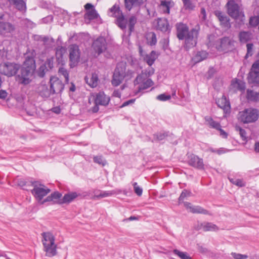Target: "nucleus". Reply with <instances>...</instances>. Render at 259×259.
Returning a JSON list of instances; mask_svg holds the SVG:
<instances>
[{
  "instance_id": "nucleus-1",
  "label": "nucleus",
  "mask_w": 259,
  "mask_h": 259,
  "mask_svg": "<svg viewBox=\"0 0 259 259\" xmlns=\"http://www.w3.org/2000/svg\"><path fill=\"white\" fill-rule=\"evenodd\" d=\"M257 57L258 59L253 64L248 76V80L250 83L259 84V53H258ZM246 98L249 101H258L259 90L258 92H255L248 89L246 93Z\"/></svg>"
},
{
  "instance_id": "nucleus-2",
  "label": "nucleus",
  "mask_w": 259,
  "mask_h": 259,
  "mask_svg": "<svg viewBox=\"0 0 259 259\" xmlns=\"http://www.w3.org/2000/svg\"><path fill=\"white\" fill-rule=\"evenodd\" d=\"M42 243L46 255L52 257L57 254V245L55 243V237L52 233L49 232H44L41 234Z\"/></svg>"
},
{
  "instance_id": "nucleus-3",
  "label": "nucleus",
  "mask_w": 259,
  "mask_h": 259,
  "mask_svg": "<svg viewBox=\"0 0 259 259\" xmlns=\"http://www.w3.org/2000/svg\"><path fill=\"white\" fill-rule=\"evenodd\" d=\"M259 117V110L253 108H248L239 111L237 115L238 120L244 124L255 122Z\"/></svg>"
},
{
  "instance_id": "nucleus-4",
  "label": "nucleus",
  "mask_w": 259,
  "mask_h": 259,
  "mask_svg": "<svg viewBox=\"0 0 259 259\" xmlns=\"http://www.w3.org/2000/svg\"><path fill=\"white\" fill-rule=\"evenodd\" d=\"M30 183L33 187L31 190L32 194L39 203L44 204L42 203L43 198L51 192V190L39 181L30 182Z\"/></svg>"
},
{
  "instance_id": "nucleus-5",
  "label": "nucleus",
  "mask_w": 259,
  "mask_h": 259,
  "mask_svg": "<svg viewBox=\"0 0 259 259\" xmlns=\"http://www.w3.org/2000/svg\"><path fill=\"white\" fill-rule=\"evenodd\" d=\"M108 14L110 16L116 18L115 23L122 30L126 28L127 21L125 18L119 6L114 5L109 9Z\"/></svg>"
},
{
  "instance_id": "nucleus-6",
  "label": "nucleus",
  "mask_w": 259,
  "mask_h": 259,
  "mask_svg": "<svg viewBox=\"0 0 259 259\" xmlns=\"http://www.w3.org/2000/svg\"><path fill=\"white\" fill-rule=\"evenodd\" d=\"M227 12L232 18L243 22L244 20V15L242 9L234 1H229L226 5Z\"/></svg>"
},
{
  "instance_id": "nucleus-7",
  "label": "nucleus",
  "mask_w": 259,
  "mask_h": 259,
  "mask_svg": "<svg viewBox=\"0 0 259 259\" xmlns=\"http://www.w3.org/2000/svg\"><path fill=\"white\" fill-rule=\"evenodd\" d=\"M144 75V74L138 75L134 80V84L135 85H138L135 94H137L141 91L146 90L154 84V82L151 79L145 77Z\"/></svg>"
},
{
  "instance_id": "nucleus-8",
  "label": "nucleus",
  "mask_w": 259,
  "mask_h": 259,
  "mask_svg": "<svg viewBox=\"0 0 259 259\" xmlns=\"http://www.w3.org/2000/svg\"><path fill=\"white\" fill-rule=\"evenodd\" d=\"M20 65L17 63L7 62L0 65V73L7 76L15 75L20 69Z\"/></svg>"
},
{
  "instance_id": "nucleus-9",
  "label": "nucleus",
  "mask_w": 259,
  "mask_h": 259,
  "mask_svg": "<svg viewBox=\"0 0 259 259\" xmlns=\"http://www.w3.org/2000/svg\"><path fill=\"white\" fill-rule=\"evenodd\" d=\"M125 76V65L123 64H118L113 75L112 84L115 87L119 85L122 82Z\"/></svg>"
},
{
  "instance_id": "nucleus-10",
  "label": "nucleus",
  "mask_w": 259,
  "mask_h": 259,
  "mask_svg": "<svg viewBox=\"0 0 259 259\" xmlns=\"http://www.w3.org/2000/svg\"><path fill=\"white\" fill-rule=\"evenodd\" d=\"M199 31L195 28L191 29L189 33L186 35L185 40L184 47L187 50L194 47L197 44V38Z\"/></svg>"
},
{
  "instance_id": "nucleus-11",
  "label": "nucleus",
  "mask_w": 259,
  "mask_h": 259,
  "mask_svg": "<svg viewBox=\"0 0 259 259\" xmlns=\"http://www.w3.org/2000/svg\"><path fill=\"white\" fill-rule=\"evenodd\" d=\"M69 59L71 67L75 66L78 63L80 53L78 47L76 45H72L69 47Z\"/></svg>"
},
{
  "instance_id": "nucleus-12",
  "label": "nucleus",
  "mask_w": 259,
  "mask_h": 259,
  "mask_svg": "<svg viewBox=\"0 0 259 259\" xmlns=\"http://www.w3.org/2000/svg\"><path fill=\"white\" fill-rule=\"evenodd\" d=\"M34 71L22 68L21 73L17 76V80L18 82L23 85H27L30 83L31 77Z\"/></svg>"
},
{
  "instance_id": "nucleus-13",
  "label": "nucleus",
  "mask_w": 259,
  "mask_h": 259,
  "mask_svg": "<svg viewBox=\"0 0 259 259\" xmlns=\"http://www.w3.org/2000/svg\"><path fill=\"white\" fill-rule=\"evenodd\" d=\"M52 94L59 93L64 89V84L58 77L52 76L50 80Z\"/></svg>"
},
{
  "instance_id": "nucleus-14",
  "label": "nucleus",
  "mask_w": 259,
  "mask_h": 259,
  "mask_svg": "<svg viewBox=\"0 0 259 259\" xmlns=\"http://www.w3.org/2000/svg\"><path fill=\"white\" fill-rule=\"evenodd\" d=\"M94 50L98 54H100L106 49V42L104 37L97 38L93 44Z\"/></svg>"
},
{
  "instance_id": "nucleus-15",
  "label": "nucleus",
  "mask_w": 259,
  "mask_h": 259,
  "mask_svg": "<svg viewBox=\"0 0 259 259\" xmlns=\"http://www.w3.org/2000/svg\"><path fill=\"white\" fill-rule=\"evenodd\" d=\"M95 103L102 106H107L110 101V98L103 92H100L93 95Z\"/></svg>"
},
{
  "instance_id": "nucleus-16",
  "label": "nucleus",
  "mask_w": 259,
  "mask_h": 259,
  "mask_svg": "<svg viewBox=\"0 0 259 259\" xmlns=\"http://www.w3.org/2000/svg\"><path fill=\"white\" fill-rule=\"evenodd\" d=\"M177 29V36L180 40H184L186 35H187L190 30L188 26L183 23H178L176 25Z\"/></svg>"
},
{
  "instance_id": "nucleus-17",
  "label": "nucleus",
  "mask_w": 259,
  "mask_h": 259,
  "mask_svg": "<svg viewBox=\"0 0 259 259\" xmlns=\"http://www.w3.org/2000/svg\"><path fill=\"white\" fill-rule=\"evenodd\" d=\"M15 29V26L9 22H0V33L6 36L12 34Z\"/></svg>"
},
{
  "instance_id": "nucleus-18",
  "label": "nucleus",
  "mask_w": 259,
  "mask_h": 259,
  "mask_svg": "<svg viewBox=\"0 0 259 259\" xmlns=\"http://www.w3.org/2000/svg\"><path fill=\"white\" fill-rule=\"evenodd\" d=\"M188 163L191 166L199 169H204L203 159L194 154H191L189 156Z\"/></svg>"
},
{
  "instance_id": "nucleus-19",
  "label": "nucleus",
  "mask_w": 259,
  "mask_h": 259,
  "mask_svg": "<svg viewBox=\"0 0 259 259\" xmlns=\"http://www.w3.org/2000/svg\"><path fill=\"white\" fill-rule=\"evenodd\" d=\"M174 5V2L171 0H162L158 6V11L163 14H169L170 9Z\"/></svg>"
},
{
  "instance_id": "nucleus-20",
  "label": "nucleus",
  "mask_w": 259,
  "mask_h": 259,
  "mask_svg": "<svg viewBox=\"0 0 259 259\" xmlns=\"http://www.w3.org/2000/svg\"><path fill=\"white\" fill-rule=\"evenodd\" d=\"M245 82L240 79L235 78L233 79L230 87V90L233 93L238 91L243 92L245 91Z\"/></svg>"
},
{
  "instance_id": "nucleus-21",
  "label": "nucleus",
  "mask_w": 259,
  "mask_h": 259,
  "mask_svg": "<svg viewBox=\"0 0 259 259\" xmlns=\"http://www.w3.org/2000/svg\"><path fill=\"white\" fill-rule=\"evenodd\" d=\"M147 0H124L126 10L131 11L134 7L140 8L146 5Z\"/></svg>"
},
{
  "instance_id": "nucleus-22",
  "label": "nucleus",
  "mask_w": 259,
  "mask_h": 259,
  "mask_svg": "<svg viewBox=\"0 0 259 259\" xmlns=\"http://www.w3.org/2000/svg\"><path fill=\"white\" fill-rule=\"evenodd\" d=\"M47 202H52L53 203L61 204H63V198L62 194L58 192H55L50 195L44 199L42 203H45Z\"/></svg>"
},
{
  "instance_id": "nucleus-23",
  "label": "nucleus",
  "mask_w": 259,
  "mask_h": 259,
  "mask_svg": "<svg viewBox=\"0 0 259 259\" xmlns=\"http://www.w3.org/2000/svg\"><path fill=\"white\" fill-rule=\"evenodd\" d=\"M10 6H13L20 11L25 12L26 5L25 0H7Z\"/></svg>"
},
{
  "instance_id": "nucleus-24",
  "label": "nucleus",
  "mask_w": 259,
  "mask_h": 259,
  "mask_svg": "<svg viewBox=\"0 0 259 259\" xmlns=\"http://www.w3.org/2000/svg\"><path fill=\"white\" fill-rule=\"evenodd\" d=\"M184 204V206L190 212L194 213L207 214V211L199 206H194L188 202H185Z\"/></svg>"
},
{
  "instance_id": "nucleus-25",
  "label": "nucleus",
  "mask_w": 259,
  "mask_h": 259,
  "mask_svg": "<svg viewBox=\"0 0 259 259\" xmlns=\"http://www.w3.org/2000/svg\"><path fill=\"white\" fill-rule=\"evenodd\" d=\"M156 23L157 29L161 31L166 32L170 29L168 21L165 18H158L156 20Z\"/></svg>"
},
{
  "instance_id": "nucleus-26",
  "label": "nucleus",
  "mask_w": 259,
  "mask_h": 259,
  "mask_svg": "<svg viewBox=\"0 0 259 259\" xmlns=\"http://www.w3.org/2000/svg\"><path fill=\"white\" fill-rule=\"evenodd\" d=\"M214 14L218 18L221 24L224 27H229L230 26L229 18L220 11L214 12Z\"/></svg>"
},
{
  "instance_id": "nucleus-27",
  "label": "nucleus",
  "mask_w": 259,
  "mask_h": 259,
  "mask_svg": "<svg viewBox=\"0 0 259 259\" xmlns=\"http://www.w3.org/2000/svg\"><path fill=\"white\" fill-rule=\"evenodd\" d=\"M216 103L220 108L226 111H228L230 109V102L224 95H223L221 98L218 99L216 101Z\"/></svg>"
},
{
  "instance_id": "nucleus-28",
  "label": "nucleus",
  "mask_w": 259,
  "mask_h": 259,
  "mask_svg": "<svg viewBox=\"0 0 259 259\" xmlns=\"http://www.w3.org/2000/svg\"><path fill=\"white\" fill-rule=\"evenodd\" d=\"M23 69L34 71L35 69V61L32 57L26 56Z\"/></svg>"
},
{
  "instance_id": "nucleus-29",
  "label": "nucleus",
  "mask_w": 259,
  "mask_h": 259,
  "mask_svg": "<svg viewBox=\"0 0 259 259\" xmlns=\"http://www.w3.org/2000/svg\"><path fill=\"white\" fill-rule=\"evenodd\" d=\"M33 38L36 41H40L44 42V44L47 47H51L55 42L54 39L52 38H49L47 36H44L39 35H33Z\"/></svg>"
},
{
  "instance_id": "nucleus-30",
  "label": "nucleus",
  "mask_w": 259,
  "mask_h": 259,
  "mask_svg": "<svg viewBox=\"0 0 259 259\" xmlns=\"http://www.w3.org/2000/svg\"><path fill=\"white\" fill-rule=\"evenodd\" d=\"M37 92L43 98H48L52 94L47 85L41 83L37 88Z\"/></svg>"
},
{
  "instance_id": "nucleus-31",
  "label": "nucleus",
  "mask_w": 259,
  "mask_h": 259,
  "mask_svg": "<svg viewBox=\"0 0 259 259\" xmlns=\"http://www.w3.org/2000/svg\"><path fill=\"white\" fill-rule=\"evenodd\" d=\"M85 80L87 83L92 88H95L97 86L98 83V75L94 73H92L91 76L89 77L86 76Z\"/></svg>"
},
{
  "instance_id": "nucleus-32",
  "label": "nucleus",
  "mask_w": 259,
  "mask_h": 259,
  "mask_svg": "<svg viewBox=\"0 0 259 259\" xmlns=\"http://www.w3.org/2000/svg\"><path fill=\"white\" fill-rule=\"evenodd\" d=\"M220 45H217V48L219 51H226L230 44L229 37H225L220 39L218 42Z\"/></svg>"
},
{
  "instance_id": "nucleus-33",
  "label": "nucleus",
  "mask_w": 259,
  "mask_h": 259,
  "mask_svg": "<svg viewBox=\"0 0 259 259\" xmlns=\"http://www.w3.org/2000/svg\"><path fill=\"white\" fill-rule=\"evenodd\" d=\"M208 56V53L204 51L197 52L193 56L192 60L195 63H199L205 59Z\"/></svg>"
},
{
  "instance_id": "nucleus-34",
  "label": "nucleus",
  "mask_w": 259,
  "mask_h": 259,
  "mask_svg": "<svg viewBox=\"0 0 259 259\" xmlns=\"http://www.w3.org/2000/svg\"><path fill=\"white\" fill-rule=\"evenodd\" d=\"M205 124L209 127L214 128L215 130L220 129L221 127L220 123L217 121H214L211 117H205Z\"/></svg>"
},
{
  "instance_id": "nucleus-35",
  "label": "nucleus",
  "mask_w": 259,
  "mask_h": 259,
  "mask_svg": "<svg viewBox=\"0 0 259 259\" xmlns=\"http://www.w3.org/2000/svg\"><path fill=\"white\" fill-rule=\"evenodd\" d=\"M157 58V56L156 52L152 51L149 54L145 55L144 59L149 66H152Z\"/></svg>"
},
{
  "instance_id": "nucleus-36",
  "label": "nucleus",
  "mask_w": 259,
  "mask_h": 259,
  "mask_svg": "<svg viewBox=\"0 0 259 259\" xmlns=\"http://www.w3.org/2000/svg\"><path fill=\"white\" fill-rule=\"evenodd\" d=\"M78 195L75 192H69L65 194L63 197V204L70 203L77 197Z\"/></svg>"
},
{
  "instance_id": "nucleus-37",
  "label": "nucleus",
  "mask_w": 259,
  "mask_h": 259,
  "mask_svg": "<svg viewBox=\"0 0 259 259\" xmlns=\"http://www.w3.org/2000/svg\"><path fill=\"white\" fill-rule=\"evenodd\" d=\"M200 227L204 231H213L218 230V228L215 225L208 222L201 223Z\"/></svg>"
},
{
  "instance_id": "nucleus-38",
  "label": "nucleus",
  "mask_w": 259,
  "mask_h": 259,
  "mask_svg": "<svg viewBox=\"0 0 259 259\" xmlns=\"http://www.w3.org/2000/svg\"><path fill=\"white\" fill-rule=\"evenodd\" d=\"M147 42L150 46H153L156 45L157 42V39L156 34L153 32H150L146 34V35Z\"/></svg>"
},
{
  "instance_id": "nucleus-39",
  "label": "nucleus",
  "mask_w": 259,
  "mask_h": 259,
  "mask_svg": "<svg viewBox=\"0 0 259 259\" xmlns=\"http://www.w3.org/2000/svg\"><path fill=\"white\" fill-rule=\"evenodd\" d=\"M98 17V14L95 9H92L87 11L84 16L85 19L89 20L95 19Z\"/></svg>"
},
{
  "instance_id": "nucleus-40",
  "label": "nucleus",
  "mask_w": 259,
  "mask_h": 259,
  "mask_svg": "<svg viewBox=\"0 0 259 259\" xmlns=\"http://www.w3.org/2000/svg\"><path fill=\"white\" fill-rule=\"evenodd\" d=\"M251 37V34L249 32L243 31L239 34V39L241 42H246Z\"/></svg>"
},
{
  "instance_id": "nucleus-41",
  "label": "nucleus",
  "mask_w": 259,
  "mask_h": 259,
  "mask_svg": "<svg viewBox=\"0 0 259 259\" xmlns=\"http://www.w3.org/2000/svg\"><path fill=\"white\" fill-rule=\"evenodd\" d=\"M128 22L130 33H131L134 30L135 25L137 22V18L135 16H132L130 17Z\"/></svg>"
},
{
  "instance_id": "nucleus-42",
  "label": "nucleus",
  "mask_w": 259,
  "mask_h": 259,
  "mask_svg": "<svg viewBox=\"0 0 259 259\" xmlns=\"http://www.w3.org/2000/svg\"><path fill=\"white\" fill-rule=\"evenodd\" d=\"M114 194L113 191H101L99 194L96 195L97 199L108 197L112 196Z\"/></svg>"
},
{
  "instance_id": "nucleus-43",
  "label": "nucleus",
  "mask_w": 259,
  "mask_h": 259,
  "mask_svg": "<svg viewBox=\"0 0 259 259\" xmlns=\"http://www.w3.org/2000/svg\"><path fill=\"white\" fill-rule=\"evenodd\" d=\"M230 182L237 186L239 187H243L245 186V182L242 180L236 178H229Z\"/></svg>"
},
{
  "instance_id": "nucleus-44",
  "label": "nucleus",
  "mask_w": 259,
  "mask_h": 259,
  "mask_svg": "<svg viewBox=\"0 0 259 259\" xmlns=\"http://www.w3.org/2000/svg\"><path fill=\"white\" fill-rule=\"evenodd\" d=\"M154 69L151 66H149L147 68L142 72L141 74H144L145 77L149 78L150 76L154 74Z\"/></svg>"
},
{
  "instance_id": "nucleus-45",
  "label": "nucleus",
  "mask_w": 259,
  "mask_h": 259,
  "mask_svg": "<svg viewBox=\"0 0 259 259\" xmlns=\"http://www.w3.org/2000/svg\"><path fill=\"white\" fill-rule=\"evenodd\" d=\"M58 73L60 75H63L65 79V81L66 82H68L69 81V74L67 70L63 68V67H60L59 69Z\"/></svg>"
},
{
  "instance_id": "nucleus-46",
  "label": "nucleus",
  "mask_w": 259,
  "mask_h": 259,
  "mask_svg": "<svg viewBox=\"0 0 259 259\" xmlns=\"http://www.w3.org/2000/svg\"><path fill=\"white\" fill-rule=\"evenodd\" d=\"M174 253L178 255L181 259H192V258L188 255L186 252H181L178 250H174Z\"/></svg>"
},
{
  "instance_id": "nucleus-47",
  "label": "nucleus",
  "mask_w": 259,
  "mask_h": 259,
  "mask_svg": "<svg viewBox=\"0 0 259 259\" xmlns=\"http://www.w3.org/2000/svg\"><path fill=\"white\" fill-rule=\"evenodd\" d=\"M94 161L103 166L106 164V161L101 156H97L94 157Z\"/></svg>"
},
{
  "instance_id": "nucleus-48",
  "label": "nucleus",
  "mask_w": 259,
  "mask_h": 259,
  "mask_svg": "<svg viewBox=\"0 0 259 259\" xmlns=\"http://www.w3.org/2000/svg\"><path fill=\"white\" fill-rule=\"evenodd\" d=\"M191 195V192L190 191L184 190L179 197V201L180 202L183 201L186 197H189Z\"/></svg>"
},
{
  "instance_id": "nucleus-49",
  "label": "nucleus",
  "mask_w": 259,
  "mask_h": 259,
  "mask_svg": "<svg viewBox=\"0 0 259 259\" xmlns=\"http://www.w3.org/2000/svg\"><path fill=\"white\" fill-rule=\"evenodd\" d=\"M236 130L237 131H239V135H240L241 138H242V139L243 141L246 140L247 139V137H246V133L245 130L242 128L241 127H240L239 126H236Z\"/></svg>"
},
{
  "instance_id": "nucleus-50",
  "label": "nucleus",
  "mask_w": 259,
  "mask_h": 259,
  "mask_svg": "<svg viewBox=\"0 0 259 259\" xmlns=\"http://www.w3.org/2000/svg\"><path fill=\"white\" fill-rule=\"evenodd\" d=\"M249 24L253 26H256L259 24V16L251 17L249 20Z\"/></svg>"
},
{
  "instance_id": "nucleus-51",
  "label": "nucleus",
  "mask_w": 259,
  "mask_h": 259,
  "mask_svg": "<svg viewBox=\"0 0 259 259\" xmlns=\"http://www.w3.org/2000/svg\"><path fill=\"white\" fill-rule=\"evenodd\" d=\"M171 96L169 95H166L165 94H160L156 97V99L158 100L161 101H166L170 99Z\"/></svg>"
},
{
  "instance_id": "nucleus-52",
  "label": "nucleus",
  "mask_w": 259,
  "mask_h": 259,
  "mask_svg": "<svg viewBox=\"0 0 259 259\" xmlns=\"http://www.w3.org/2000/svg\"><path fill=\"white\" fill-rule=\"evenodd\" d=\"M47 70V67L46 65H41L40 66L38 71V75L40 77H43Z\"/></svg>"
},
{
  "instance_id": "nucleus-53",
  "label": "nucleus",
  "mask_w": 259,
  "mask_h": 259,
  "mask_svg": "<svg viewBox=\"0 0 259 259\" xmlns=\"http://www.w3.org/2000/svg\"><path fill=\"white\" fill-rule=\"evenodd\" d=\"M133 186L135 192L137 194V195L141 196L143 192L142 189L138 185V184L136 182L133 183Z\"/></svg>"
},
{
  "instance_id": "nucleus-54",
  "label": "nucleus",
  "mask_w": 259,
  "mask_h": 259,
  "mask_svg": "<svg viewBox=\"0 0 259 259\" xmlns=\"http://www.w3.org/2000/svg\"><path fill=\"white\" fill-rule=\"evenodd\" d=\"M184 5L186 9L192 10L194 6L191 3V0H182Z\"/></svg>"
},
{
  "instance_id": "nucleus-55",
  "label": "nucleus",
  "mask_w": 259,
  "mask_h": 259,
  "mask_svg": "<svg viewBox=\"0 0 259 259\" xmlns=\"http://www.w3.org/2000/svg\"><path fill=\"white\" fill-rule=\"evenodd\" d=\"M231 254L235 259H246L248 257V256L246 254H242L236 252H232Z\"/></svg>"
},
{
  "instance_id": "nucleus-56",
  "label": "nucleus",
  "mask_w": 259,
  "mask_h": 259,
  "mask_svg": "<svg viewBox=\"0 0 259 259\" xmlns=\"http://www.w3.org/2000/svg\"><path fill=\"white\" fill-rule=\"evenodd\" d=\"M247 47V54L245 56L246 58L248 57V56H250L252 54L253 52V45L252 44H247L246 45Z\"/></svg>"
},
{
  "instance_id": "nucleus-57",
  "label": "nucleus",
  "mask_w": 259,
  "mask_h": 259,
  "mask_svg": "<svg viewBox=\"0 0 259 259\" xmlns=\"http://www.w3.org/2000/svg\"><path fill=\"white\" fill-rule=\"evenodd\" d=\"M165 137V135L164 134L158 133L156 135H154V139L157 140L158 141H161L163 140Z\"/></svg>"
},
{
  "instance_id": "nucleus-58",
  "label": "nucleus",
  "mask_w": 259,
  "mask_h": 259,
  "mask_svg": "<svg viewBox=\"0 0 259 259\" xmlns=\"http://www.w3.org/2000/svg\"><path fill=\"white\" fill-rule=\"evenodd\" d=\"M200 17L203 21L205 20L206 19V11L204 8L201 9Z\"/></svg>"
},
{
  "instance_id": "nucleus-59",
  "label": "nucleus",
  "mask_w": 259,
  "mask_h": 259,
  "mask_svg": "<svg viewBox=\"0 0 259 259\" xmlns=\"http://www.w3.org/2000/svg\"><path fill=\"white\" fill-rule=\"evenodd\" d=\"M8 93L5 90H0V99H5L7 97Z\"/></svg>"
},
{
  "instance_id": "nucleus-60",
  "label": "nucleus",
  "mask_w": 259,
  "mask_h": 259,
  "mask_svg": "<svg viewBox=\"0 0 259 259\" xmlns=\"http://www.w3.org/2000/svg\"><path fill=\"white\" fill-rule=\"evenodd\" d=\"M217 130L220 131V136L223 138H227L228 137L227 133L225 132L221 128V127H220V129H218Z\"/></svg>"
},
{
  "instance_id": "nucleus-61",
  "label": "nucleus",
  "mask_w": 259,
  "mask_h": 259,
  "mask_svg": "<svg viewBox=\"0 0 259 259\" xmlns=\"http://www.w3.org/2000/svg\"><path fill=\"white\" fill-rule=\"evenodd\" d=\"M135 101V99H131L130 100L126 101L122 104L121 107H123L130 104H133V103H134Z\"/></svg>"
},
{
  "instance_id": "nucleus-62",
  "label": "nucleus",
  "mask_w": 259,
  "mask_h": 259,
  "mask_svg": "<svg viewBox=\"0 0 259 259\" xmlns=\"http://www.w3.org/2000/svg\"><path fill=\"white\" fill-rule=\"evenodd\" d=\"M48 65V67L51 69L53 66V61L49 59H48L45 63V65Z\"/></svg>"
},
{
  "instance_id": "nucleus-63",
  "label": "nucleus",
  "mask_w": 259,
  "mask_h": 259,
  "mask_svg": "<svg viewBox=\"0 0 259 259\" xmlns=\"http://www.w3.org/2000/svg\"><path fill=\"white\" fill-rule=\"evenodd\" d=\"M93 8H94V6L92 4H90V3H87L84 6L85 9L87 11H89V10L94 9Z\"/></svg>"
},
{
  "instance_id": "nucleus-64",
  "label": "nucleus",
  "mask_w": 259,
  "mask_h": 259,
  "mask_svg": "<svg viewBox=\"0 0 259 259\" xmlns=\"http://www.w3.org/2000/svg\"><path fill=\"white\" fill-rule=\"evenodd\" d=\"M43 21L45 23H48L49 22H52L53 21V17L51 15L48 16L46 18L43 19Z\"/></svg>"
}]
</instances>
